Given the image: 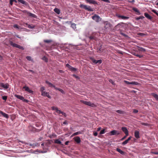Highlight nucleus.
Returning a JSON list of instances; mask_svg holds the SVG:
<instances>
[{
  "label": "nucleus",
  "instance_id": "f257e3e1",
  "mask_svg": "<svg viewBox=\"0 0 158 158\" xmlns=\"http://www.w3.org/2000/svg\"><path fill=\"white\" fill-rule=\"evenodd\" d=\"M45 82L48 85L49 87L51 88H54L56 90H58L62 94H65L64 91L62 89L56 87L55 85H53L51 83L49 82L48 81H45Z\"/></svg>",
  "mask_w": 158,
  "mask_h": 158
},
{
  "label": "nucleus",
  "instance_id": "f03ea898",
  "mask_svg": "<svg viewBox=\"0 0 158 158\" xmlns=\"http://www.w3.org/2000/svg\"><path fill=\"white\" fill-rule=\"evenodd\" d=\"M40 91L41 93V95L44 97H47L49 98H51V97L49 94V93L45 90V88L44 87H42L40 89Z\"/></svg>",
  "mask_w": 158,
  "mask_h": 158
},
{
  "label": "nucleus",
  "instance_id": "7ed1b4c3",
  "mask_svg": "<svg viewBox=\"0 0 158 158\" xmlns=\"http://www.w3.org/2000/svg\"><path fill=\"white\" fill-rule=\"evenodd\" d=\"M9 43L10 45L14 47L17 48L22 50H24V48L23 47L16 43H13L11 41H9Z\"/></svg>",
  "mask_w": 158,
  "mask_h": 158
},
{
  "label": "nucleus",
  "instance_id": "20e7f679",
  "mask_svg": "<svg viewBox=\"0 0 158 158\" xmlns=\"http://www.w3.org/2000/svg\"><path fill=\"white\" fill-rule=\"evenodd\" d=\"M79 6L81 8L84 9L89 11H93V9L91 8L90 6H88L86 5L81 4H80Z\"/></svg>",
  "mask_w": 158,
  "mask_h": 158
},
{
  "label": "nucleus",
  "instance_id": "39448f33",
  "mask_svg": "<svg viewBox=\"0 0 158 158\" xmlns=\"http://www.w3.org/2000/svg\"><path fill=\"white\" fill-rule=\"evenodd\" d=\"M51 108L52 110H55L56 112L58 113L59 114H62L65 117H66L67 116V115L65 113L62 111L60 110H59L57 107H56L55 106H52V107Z\"/></svg>",
  "mask_w": 158,
  "mask_h": 158
},
{
  "label": "nucleus",
  "instance_id": "423d86ee",
  "mask_svg": "<svg viewBox=\"0 0 158 158\" xmlns=\"http://www.w3.org/2000/svg\"><path fill=\"white\" fill-rule=\"evenodd\" d=\"M81 103L85 104V105H87L88 106H91V107H95L96 106L94 103H91L89 101L87 102V101H85L84 100H81Z\"/></svg>",
  "mask_w": 158,
  "mask_h": 158
},
{
  "label": "nucleus",
  "instance_id": "0eeeda50",
  "mask_svg": "<svg viewBox=\"0 0 158 158\" xmlns=\"http://www.w3.org/2000/svg\"><path fill=\"white\" fill-rule=\"evenodd\" d=\"M92 19L95 20L96 22H98L101 21L102 19L97 15L95 14L92 17Z\"/></svg>",
  "mask_w": 158,
  "mask_h": 158
},
{
  "label": "nucleus",
  "instance_id": "6e6552de",
  "mask_svg": "<svg viewBox=\"0 0 158 158\" xmlns=\"http://www.w3.org/2000/svg\"><path fill=\"white\" fill-rule=\"evenodd\" d=\"M124 82L127 85H140V84L138 82L135 81H132V82H129V81L124 80Z\"/></svg>",
  "mask_w": 158,
  "mask_h": 158
},
{
  "label": "nucleus",
  "instance_id": "1a4fd4ad",
  "mask_svg": "<svg viewBox=\"0 0 158 158\" xmlns=\"http://www.w3.org/2000/svg\"><path fill=\"white\" fill-rule=\"evenodd\" d=\"M15 96L17 98L21 100H22L23 101L26 102H28V100L27 99H25L22 96L15 94Z\"/></svg>",
  "mask_w": 158,
  "mask_h": 158
},
{
  "label": "nucleus",
  "instance_id": "9d476101",
  "mask_svg": "<svg viewBox=\"0 0 158 158\" xmlns=\"http://www.w3.org/2000/svg\"><path fill=\"white\" fill-rule=\"evenodd\" d=\"M66 66L71 71L73 72H75L78 70L77 69L72 66L68 63L66 64Z\"/></svg>",
  "mask_w": 158,
  "mask_h": 158
},
{
  "label": "nucleus",
  "instance_id": "9b49d317",
  "mask_svg": "<svg viewBox=\"0 0 158 158\" xmlns=\"http://www.w3.org/2000/svg\"><path fill=\"white\" fill-rule=\"evenodd\" d=\"M23 13L26 14L29 16L32 17L34 18H36V16L35 14H32L26 10H24L23 11Z\"/></svg>",
  "mask_w": 158,
  "mask_h": 158
},
{
  "label": "nucleus",
  "instance_id": "f8f14e48",
  "mask_svg": "<svg viewBox=\"0 0 158 158\" xmlns=\"http://www.w3.org/2000/svg\"><path fill=\"white\" fill-rule=\"evenodd\" d=\"M125 24H126V23L123 22L120 23H118L115 26V28L116 29H119L120 28L123 27H124L123 25Z\"/></svg>",
  "mask_w": 158,
  "mask_h": 158
},
{
  "label": "nucleus",
  "instance_id": "ddd939ff",
  "mask_svg": "<svg viewBox=\"0 0 158 158\" xmlns=\"http://www.w3.org/2000/svg\"><path fill=\"white\" fill-rule=\"evenodd\" d=\"M116 16L119 18H121L123 19H128L129 18V17L125 16L124 15H121L118 14H116Z\"/></svg>",
  "mask_w": 158,
  "mask_h": 158
},
{
  "label": "nucleus",
  "instance_id": "4468645a",
  "mask_svg": "<svg viewBox=\"0 0 158 158\" xmlns=\"http://www.w3.org/2000/svg\"><path fill=\"white\" fill-rule=\"evenodd\" d=\"M96 34L94 33H93L91 35L88 36L90 40H96V37L95 36Z\"/></svg>",
  "mask_w": 158,
  "mask_h": 158
},
{
  "label": "nucleus",
  "instance_id": "2eb2a0df",
  "mask_svg": "<svg viewBox=\"0 0 158 158\" xmlns=\"http://www.w3.org/2000/svg\"><path fill=\"white\" fill-rule=\"evenodd\" d=\"M110 133L111 135H118L120 134L119 132L115 130H114L110 131Z\"/></svg>",
  "mask_w": 158,
  "mask_h": 158
},
{
  "label": "nucleus",
  "instance_id": "dca6fc26",
  "mask_svg": "<svg viewBox=\"0 0 158 158\" xmlns=\"http://www.w3.org/2000/svg\"><path fill=\"white\" fill-rule=\"evenodd\" d=\"M73 139L74 141L77 144L80 143L81 142V138L79 136H77L74 137Z\"/></svg>",
  "mask_w": 158,
  "mask_h": 158
},
{
  "label": "nucleus",
  "instance_id": "f3484780",
  "mask_svg": "<svg viewBox=\"0 0 158 158\" xmlns=\"http://www.w3.org/2000/svg\"><path fill=\"white\" fill-rule=\"evenodd\" d=\"M87 3H89L90 4H93L94 5H98V3L95 1L94 0H85Z\"/></svg>",
  "mask_w": 158,
  "mask_h": 158
},
{
  "label": "nucleus",
  "instance_id": "a211bd4d",
  "mask_svg": "<svg viewBox=\"0 0 158 158\" xmlns=\"http://www.w3.org/2000/svg\"><path fill=\"white\" fill-rule=\"evenodd\" d=\"M132 138V136H130L125 141L123 142L122 143V144L123 146L125 145L128 143L129 141H130L131 139Z\"/></svg>",
  "mask_w": 158,
  "mask_h": 158
},
{
  "label": "nucleus",
  "instance_id": "6ab92c4d",
  "mask_svg": "<svg viewBox=\"0 0 158 158\" xmlns=\"http://www.w3.org/2000/svg\"><path fill=\"white\" fill-rule=\"evenodd\" d=\"M23 88L26 91L32 94L33 93V91L30 89L29 88L26 86H24L23 87Z\"/></svg>",
  "mask_w": 158,
  "mask_h": 158
},
{
  "label": "nucleus",
  "instance_id": "aec40b11",
  "mask_svg": "<svg viewBox=\"0 0 158 158\" xmlns=\"http://www.w3.org/2000/svg\"><path fill=\"white\" fill-rule=\"evenodd\" d=\"M134 136L137 139H139L140 137L139 131L137 130L135 131L134 132Z\"/></svg>",
  "mask_w": 158,
  "mask_h": 158
},
{
  "label": "nucleus",
  "instance_id": "412c9836",
  "mask_svg": "<svg viewBox=\"0 0 158 158\" xmlns=\"http://www.w3.org/2000/svg\"><path fill=\"white\" fill-rule=\"evenodd\" d=\"M19 2L24 5L27 6H28V7H30L29 6V5L25 1L23 0H18Z\"/></svg>",
  "mask_w": 158,
  "mask_h": 158
},
{
  "label": "nucleus",
  "instance_id": "4be33fe9",
  "mask_svg": "<svg viewBox=\"0 0 158 158\" xmlns=\"http://www.w3.org/2000/svg\"><path fill=\"white\" fill-rule=\"evenodd\" d=\"M144 15L149 20H152V17L147 13H144Z\"/></svg>",
  "mask_w": 158,
  "mask_h": 158
},
{
  "label": "nucleus",
  "instance_id": "5701e85b",
  "mask_svg": "<svg viewBox=\"0 0 158 158\" xmlns=\"http://www.w3.org/2000/svg\"><path fill=\"white\" fill-rule=\"evenodd\" d=\"M0 85L1 86L5 89H7L9 88V85L7 84H4L3 83H2L0 84Z\"/></svg>",
  "mask_w": 158,
  "mask_h": 158
},
{
  "label": "nucleus",
  "instance_id": "b1692460",
  "mask_svg": "<svg viewBox=\"0 0 158 158\" xmlns=\"http://www.w3.org/2000/svg\"><path fill=\"white\" fill-rule=\"evenodd\" d=\"M133 10L136 13H137V15H141V13L135 7H133L132 8Z\"/></svg>",
  "mask_w": 158,
  "mask_h": 158
},
{
  "label": "nucleus",
  "instance_id": "393cba45",
  "mask_svg": "<svg viewBox=\"0 0 158 158\" xmlns=\"http://www.w3.org/2000/svg\"><path fill=\"white\" fill-rule=\"evenodd\" d=\"M0 114H1L3 116L6 118H7L9 117L8 115V114L3 112L2 111L0 110Z\"/></svg>",
  "mask_w": 158,
  "mask_h": 158
},
{
  "label": "nucleus",
  "instance_id": "a878e982",
  "mask_svg": "<svg viewBox=\"0 0 158 158\" xmlns=\"http://www.w3.org/2000/svg\"><path fill=\"white\" fill-rule=\"evenodd\" d=\"M151 95L153 96L156 100L158 101V95L154 93H152L151 94Z\"/></svg>",
  "mask_w": 158,
  "mask_h": 158
},
{
  "label": "nucleus",
  "instance_id": "bb28decb",
  "mask_svg": "<svg viewBox=\"0 0 158 158\" xmlns=\"http://www.w3.org/2000/svg\"><path fill=\"white\" fill-rule=\"evenodd\" d=\"M121 130L124 133L128 132L127 128L126 127H122L121 128Z\"/></svg>",
  "mask_w": 158,
  "mask_h": 158
},
{
  "label": "nucleus",
  "instance_id": "cd10ccee",
  "mask_svg": "<svg viewBox=\"0 0 158 158\" xmlns=\"http://www.w3.org/2000/svg\"><path fill=\"white\" fill-rule=\"evenodd\" d=\"M120 35H123V36L124 37H126V38H130V37H129V36L127 35L126 34L123 33L122 31V30H120Z\"/></svg>",
  "mask_w": 158,
  "mask_h": 158
},
{
  "label": "nucleus",
  "instance_id": "c85d7f7f",
  "mask_svg": "<svg viewBox=\"0 0 158 158\" xmlns=\"http://www.w3.org/2000/svg\"><path fill=\"white\" fill-rule=\"evenodd\" d=\"M116 150L120 153L122 155H124V152L123 151H122V150H121L120 149L118 148H116Z\"/></svg>",
  "mask_w": 158,
  "mask_h": 158
},
{
  "label": "nucleus",
  "instance_id": "c756f323",
  "mask_svg": "<svg viewBox=\"0 0 158 158\" xmlns=\"http://www.w3.org/2000/svg\"><path fill=\"white\" fill-rule=\"evenodd\" d=\"M54 11L57 14H60V10L59 9L55 8L54 9Z\"/></svg>",
  "mask_w": 158,
  "mask_h": 158
},
{
  "label": "nucleus",
  "instance_id": "7c9ffc66",
  "mask_svg": "<svg viewBox=\"0 0 158 158\" xmlns=\"http://www.w3.org/2000/svg\"><path fill=\"white\" fill-rule=\"evenodd\" d=\"M144 18V17L143 16L141 15L139 17H136L135 19L137 21H138L140 19H143Z\"/></svg>",
  "mask_w": 158,
  "mask_h": 158
},
{
  "label": "nucleus",
  "instance_id": "2f4dec72",
  "mask_svg": "<svg viewBox=\"0 0 158 158\" xmlns=\"http://www.w3.org/2000/svg\"><path fill=\"white\" fill-rule=\"evenodd\" d=\"M90 59L92 62V64L93 65L95 64L96 60L93 58H91Z\"/></svg>",
  "mask_w": 158,
  "mask_h": 158
},
{
  "label": "nucleus",
  "instance_id": "473e14b6",
  "mask_svg": "<svg viewBox=\"0 0 158 158\" xmlns=\"http://www.w3.org/2000/svg\"><path fill=\"white\" fill-rule=\"evenodd\" d=\"M132 54L134 56L138 57L140 58H142L143 56V55H139L135 52H133Z\"/></svg>",
  "mask_w": 158,
  "mask_h": 158
},
{
  "label": "nucleus",
  "instance_id": "72a5a7b5",
  "mask_svg": "<svg viewBox=\"0 0 158 158\" xmlns=\"http://www.w3.org/2000/svg\"><path fill=\"white\" fill-rule=\"evenodd\" d=\"M55 143L58 144H62L61 142L59 139H56L55 141Z\"/></svg>",
  "mask_w": 158,
  "mask_h": 158
},
{
  "label": "nucleus",
  "instance_id": "f704fd0d",
  "mask_svg": "<svg viewBox=\"0 0 158 158\" xmlns=\"http://www.w3.org/2000/svg\"><path fill=\"white\" fill-rule=\"evenodd\" d=\"M116 112L120 114H123L125 113V112L123 111L120 110H117L116 111Z\"/></svg>",
  "mask_w": 158,
  "mask_h": 158
},
{
  "label": "nucleus",
  "instance_id": "c9c22d12",
  "mask_svg": "<svg viewBox=\"0 0 158 158\" xmlns=\"http://www.w3.org/2000/svg\"><path fill=\"white\" fill-rule=\"evenodd\" d=\"M139 48V50L140 51H142V52H145L146 51V50L144 48H142V47H138Z\"/></svg>",
  "mask_w": 158,
  "mask_h": 158
},
{
  "label": "nucleus",
  "instance_id": "e433bc0d",
  "mask_svg": "<svg viewBox=\"0 0 158 158\" xmlns=\"http://www.w3.org/2000/svg\"><path fill=\"white\" fill-rule=\"evenodd\" d=\"M42 59L45 61L46 62H48V58L45 56H44L42 58Z\"/></svg>",
  "mask_w": 158,
  "mask_h": 158
},
{
  "label": "nucleus",
  "instance_id": "4c0bfd02",
  "mask_svg": "<svg viewBox=\"0 0 158 158\" xmlns=\"http://www.w3.org/2000/svg\"><path fill=\"white\" fill-rule=\"evenodd\" d=\"M83 132L81 131H78L74 133V134L75 135H77L79 134H82Z\"/></svg>",
  "mask_w": 158,
  "mask_h": 158
},
{
  "label": "nucleus",
  "instance_id": "58836bf2",
  "mask_svg": "<svg viewBox=\"0 0 158 158\" xmlns=\"http://www.w3.org/2000/svg\"><path fill=\"white\" fill-rule=\"evenodd\" d=\"M104 24L105 25V28H108V26H107L110 23L108 22V21H106L104 22Z\"/></svg>",
  "mask_w": 158,
  "mask_h": 158
},
{
  "label": "nucleus",
  "instance_id": "ea45409f",
  "mask_svg": "<svg viewBox=\"0 0 158 158\" xmlns=\"http://www.w3.org/2000/svg\"><path fill=\"white\" fill-rule=\"evenodd\" d=\"M26 58L27 60L29 61H33V59L31 58V57L30 56H27L26 57Z\"/></svg>",
  "mask_w": 158,
  "mask_h": 158
},
{
  "label": "nucleus",
  "instance_id": "a19ab883",
  "mask_svg": "<svg viewBox=\"0 0 158 158\" xmlns=\"http://www.w3.org/2000/svg\"><path fill=\"white\" fill-rule=\"evenodd\" d=\"M71 27L73 29H75L76 28V24L74 23H72L71 24Z\"/></svg>",
  "mask_w": 158,
  "mask_h": 158
},
{
  "label": "nucleus",
  "instance_id": "79ce46f5",
  "mask_svg": "<svg viewBox=\"0 0 158 158\" xmlns=\"http://www.w3.org/2000/svg\"><path fill=\"white\" fill-rule=\"evenodd\" d=\"M105 129H104L101 130L100 131L99 134L100 135H101L102 134H104L105 133Z\"/></svg>",
  "mask_w": 158,
  "mask_h": 158
},
{
  "label": "nucleus",
  "instance_id": "37998d69",
  "mask_svg": "<svg viewBox=\"0 0 158 158\" xmlns=\"http://www.w3.org/2000/svg\"><path fill=\"white\" fill-rule=\"evenodd\" d=\"M152 11L158 16V11L157 10L153 9L152 10Z\"/></svg>",
  "mask_w": 158,
  "mask_h": 158
},
{
  "label": "nucleus",
  "instance_id": "c03bdc74",
  "mask_svg": "<svg viewBox=\"0 0 158 158\" xmlns=\"http://www.w3.org/2000/svg\"><path fill=\"white\" fill-rule=\"evenodd\" d=\"M44 41L45 43H49L52 41V40H44Z\"/></svg>",
  "mask_w": 158,
  "mask_h": 158
},
{
  "label": "nucleus",
  "instance_id": "a18cd8bd",
  "mask_svg": "<svg viewBox=\"0 0 158 158\" xmlns=\"http://www.w3.org/2000/svg\"><path fill=\"white\" fill-rule=\"evenodd\" d=\"M32 153L35 154H38L40 153V151L38 150H35L32 152Z\"/></svg>",
  "mask_w": 158,
  "mask_h": 158
},
{
  "label": "nucleus",
  "instance_id": "49530a36",
  "mask_svg": "<svg viewBox=\"0 0 158 158\" xmlns=\"http://www.w3.org/2000/svg\"><path fill=\"white\" fill-rule=\"evenodd\" d=\"M102 60L101 59L99 60H96V64L98 63L99 64H101L102 63Z\"/></svg>",
  "mask_w": 158,
  "mask_h": 158
},
{
  "label": "nucleus",
  "instance_id": "de8ad7c7",
  "mask_svg": "<svg viewBox=\"0 0 158 158\" xmlns=\"http://www.w3.org/2000/svg\"><path fill=\"white\" fill-rule=\"evenodd\" d=\"M2 98L3 100L6 101L7 99V96H2Z\"/></svg>",
  "mask_w": 158,
  "mask_h": 158
},
{
  "label": "nucleus",
  "instance_id": "09e8293b",
  "mask_svg": "<svg viewBox=\"0 0 158 158\" xmlns=\"http://www.w3.org/2000/svg\"><path fill=\"white\" fill-rule=\"evenodd\" d=\"M109 81L110 83H111L113 85H115V83L114 82L112 79H109Z\"/></svg>",
  "mask_w": 158,
  "mask_h": 158
},
{
  "label": "nucleus",
  "instance_id": "8fccbe9b",
  "mask_svg": "<svg viewBox=\"0 0 158 158\" xmlns=\"http://www.w3.org/2000/svg\"><path fill=\"white\" fill-rule=\"evenodd\" d=\"M26 27L29 28H33V27L31 26L30 24H28L27 23H26Z\"/></svg>",
  "mask_w": 158,
  "mask_h": 158
},
{
  "label": "nucleus",
  "instance_id": "3c124183",
  "mask_svg": "<svg viewBox=\"0 0 158 158\" xmlns=\"http://www.w3.org/2000/svg\"><path fill=\"white\" fill-rule=\"evenodd\" d=\"M138 35H139L142 36H144L145 35V34L144 33H139L138 34Z\"/></svg>",
  "mask_w": 158,
  "mask_h": 158
},
{
  "label": "nucleus",
  "instance_id": "603ef678",
  "mask_svg": "<svg viewBox=\"0 0 158 158\" xmlns=\"http://www.w3.org/2000/svg\"><path fill=\"white\" fill-rule=\"evenodd\" d=\"M72 76L73 77H74L75 78L77 79H80L79 77H78V76L76 75L75 74H73L72 75Z\"/></svg>",
  "mask_w": 158,
  "mask_h": 158
},
{
  "label": "nucleus",
  "instance_id": "864d4df0",
  "mask_svg": "<svg viewBox=\"0 0 158 158\" xmlns=\"http://www.w3.org/2000/svg\"><path fill=\"white\" fill-rule=\"evenodd\" d=\"M48 149H46L44 151H40V153H45L47 152Z\"/></svg>",
  "mask_w": 158,
  "mask_h": 158
},
{
  "label": "nucleus",
  "instance_id": "5fc2aeb1",
  "mask_svg": "<svg viewBox=\"0 0 158 158\" xmlns=\"http://www.w3.org/2000/svg\"><path fill=\"white\" fill-rule=\"evenodd\" d=\"M13 27L14 28H16L17 29L19 28V26L16 24H15L13 26Z\"/></svg>",
  "mask_w": 158,
  "mask_h": 158
},
{
  "label": "nucleus",
  "instance_id": "6e6d98bb",
  "mask_svg": "<svg viewBox=\"0 0 158 158\" xmlns=\"http://www.w3.org/2000/svg\"><path fill=\"white\" fill-rule=\"evenodd\" d=\"M138 112V110H137L134 109L133 110V112L135 113H137Z\"/></svg>",
  "mask_w": 158,
  "mask_h": 158
},
{
  "label": "nucleus",
  "instance_id": "4d7b16f0",
  "mask_svg": "<svg viewBox=\"0 0 158 158\" xmlns=\"http://www.w3.org/2000/svg\"><path fill=\"white\" fill-rule=\"evenodd\" d=\"M141 124L142 125L145 126H148V123H141Z\"/></svg>",
  "mask_w": 158,
  "mask_h": 158
},
{
  "label": "nucleus",
  "instance_id": "13d9d810",
  "mask_svg": "<svg viewBox=\"0 0 158 158\" xmlns=\"http://www.w3.org/2000/svg\"><path fill=\"white\" fill-rule=\"evenodd\" d=\"M98 133L96 131H94L93 132V135L95 136H97L98 135Z\"/></svg>",
  "mask_w": 158,
  "mask_h": 158
},
{
  "label": "nucleus",
  "instance_id": "bf43d9fd",
  "mask_svg": "<svg viewBox=\"0 0 158 158\" xmlns=\"http://www.w3.org/2000/svg\"><path fill=\"white\" fill-rule=\"evenodd\" d=\"M13 0H10V4L11 6L13 4Z\"/></svg>",
  "mask_w": 158,
  "mask_h": 158
},
{
  "label": "nucleus",
  "instance_id": "052dcab7",
  "mask_svg": "<svg viewBox=\"0 0 158 158\" xmlns=\"http://www.w3.org/2000/svg\"><path fill=\"white\" fill-rule=\"evenodd\" d=\"M63 124L64 125H67L68 124V123L67 121H65L63 123Z\"/></svg>",
  "mask_w": 158,
  "mask_h": 158
},
{
  "label": "nucleus",
  "instance_id": "680f3d73",
  "mask_svg": "<svg viewBox=\"0 0 158 158\" xmlns=\"http://www.w3.org/2000/svg\"><path fill=\"white\" fill-rule=\"evenodd\" d=\"M128 2L130 3H133L135 2V0H132V1H128Z\"/></svg>",
  "mask_w": 158,
  "mask_h": 158
},
{
  "label": "nucleus",
  "instance_id": "e2e57ef3",
  "mask_svg": "<svg viewBox=\"0 0 158 158\" xmlns=\"http://www.w3.org/2000/svg\"><path fill=\"white\" fill-rule=\"evenodd\" d=\"M126 138V136H124L122 138V139H121V141H122V140H124V139H125Z\"/></svg>",
  "mask_w": 158,
  "mask_h": 158
},
{
  "label": "nucleus",
  "instance_id": "0e129e2a",
  "mask_svg": "<svg viewBox=\"0 0 158 158\" xmlns=\"http://www.w3.org/2000/svg\"><path fill=\"white\" fill-rule=\"evenodd\" d=\"M125 136H126V137L127 138V136H128L129 135L128 132H127V133H125Z\"/></svg>",
  "mask_w": 158,
  "mask_h": 158
},
{
  "label": "nucleus",
  "instance_id": "69168bd1",
  "mask_svg": "<svg viewBox=\"0 0 158 158\" xmlns=\"http://www.w3.org/2000/svg\"><path fill=\"white\" fill-rule=\"evenodd\" d=\"M101 127H98L97 128V131H100L101 130Z\"/></svg>",
  "mask_w": 158,
  "mask_h": 158
},
{
  "label": "nucleus",
  "instance_id": "338daca9",
  "mask_svg": "<svg viewBox=\"0 0 158 158\" xmlns=\"http://www.w3.org/2000/svg\"><path fill=\"white\" fill-rule=\"evenodd\" d=\"M152 153L153 154H155V155H158V152H153Z\"/></svg>",
  "mask_w": 158,
  "mask_h": 158
},
{
  "label": "nucleus",
  "instance_id": "774afa93",
  "mask_svg": "<svg viewBox=\"0 0 158 158\" xmlns=\"http://www.w3.org/2000/svg\"><path fill=\"white\" fill-rule=\"evenodd\" d=\"M69 141H66L65 142V144L66 145H68L69 144Z\"/></svg>",
  "mask_w": 158,
  "mask_h": 158
}]
</instances>
